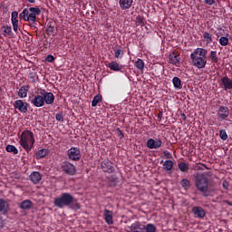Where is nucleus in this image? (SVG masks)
<instances>
[{
	"instance_id": "1",
	"label": "nucleus",
	"mask_w": 232,
	"mask_h": 232,
	"mask_svg": "<svg viewBox=\"0 0 232 232\" xmlns=\"http://www.w3.org/2000/svg\"><path fill=\"white\" fill-rule=\"evenodd\" d=\"M190 61L192 66H195L198 70L206 68L208 64V49L200 47L195 49L190 54Z\"/></svg>"
},
{
	"instance_id": "2",
	"label": "nucleus",
	"mask_w": 232,
	"mask_h": 232,
	"mask_svg": "<svg viewBox=\"0 0 232 232\" xmlns=\"http://www.w3.org/2000/svg\"><path fill=\"white\" fill-rule=\"evenodd\" d=\"M38 15H41V8H39V6H35L24 8L23 12L19 14V18L22 19V21L30 23V26L37 28L34 24H35V21H37Z\"/></svg>"
},
{
	"instance_id": "3",
	"label": "nucleus",
	"mask_w": 232,
	"mask_h": 232,
	"mask_svg": "<svg viewBox=\"0 0 232 232\" xmlns=\"http://www.w3.org/2000/svg\"><path fill=\"white\" fill-rule=\"evenodd\" d=\"M194 184L198 191L202 193L203 197L209 196V179L204 174H197L195 176Z\"/></svg>"
},
{
	"instance_id": "4",
	"label": "nucleus",
	"mask_w": 232,
	"mask_h": 232,
	"mask_svg": "<svg viewBox=\"0 0 232 232\" xmlns=\"http://www.w3.org/2000/svg\"><path fill=\"white\" fill-rule=\"evenodd\" d=\"M19 144L24 150H25V151H27V153L32 151V148H34V145L35 144L34 132L28 130H24L20 135Z\"/></svg>"
},
{
	"instance_id": "5",
	"label": "nucleus",
	"mask_w": 232,
	"mask_h": 232,
	"mask_svg": "<svg viewBox=\"0 0 232 232\" xmlns=\"http://www.w3.org/2000/svg\"><path fill=\"white\" fill-rule=\"evenodd\" d=\"M75 198L69 192H63L60 197L54 198L53 205L55 208L63 209V208H68L73 204Z\"/></svg>"
},
{
	"instance_id": "6",
	"label": "nucleus",
	"mask_w": 232,
	"mask_h": 232,
	"mask_svg": "<svg viewBox=\"0 0 232 232\" xmlns=\"http://www.w3.org/2000/svg\"><path fill=\"white\" fill-rule=\"evenodd\" d=\"M130 232H157V227L151 223L142 225L140 222H135L130 226Z\"/></svg>"
},
{
	"instance_id": "7",
	"label": "nucleus",
	"mask_w": 232,
	"mask_h": 232,
	"mask_svg": "<svg viewBox=\"0 0 232 232\" xmlns=\"http://www.w3.org/2000/svg\"><path fill=\"white\" fill-rule=\"evenodd\" d=\"M31 104H33L34 108H43V106H44V99L43 97L41 87L36 90L35 95L31 100Z\"/></svg>"
},
{
	"instance_id": "8",
	"label": "nucleus",
	"mask_w": 232,
	"mask_h": 232,
	"mask_svg": "<svg viewBox=\"0 0 232 232\" xmlns=\"http://www.w3.org/2000/svg\"><path fill=\"white\" fill-rule=\"evenodd\" d=\"M60 169L62 171H63V173H65L66 175H70L71 177L77 173V168L75 167V165L72 164L69 161L62 162L60 165Z\"/></svg>"
},
{
	"instance_id": "9",
	"label": "nucleus",
	"mask_w": 232,
	"mask_h": 232,
	"mask_svg": "<svg viewBox=\"0 0 232 232\" xmlns=\"http://www.w3.org/2000/svg\"><path fill=\"white\" fill-rule=\"evenodd\" d=\"M67 156L69 160L79 162V160H81V149L77 147H72L67 150Z\"/></svg>"
},
{
	"instance_id": "10",
	"label": "nucleus",
	"mask_w": 232,
	"mask_h": 232,
	"mask_svg": "<svg viewBox=\"0 0 232 232\" xmlns=\"http://www.w3.org/2000/svg\"><path fill=\"white\" fill-rule=\"evenodd\" d=\"M40 92H42V96L44 97V104H53L55 101V95L53 92H49L48 91L40 87Z\"/></svg>"
},
{
	"instance_id": "11",
	"label": "nucleus",
	"mask_w": 232,
	"mask_h": 232,
	"mask_svg": "<svg viewBox=\"0 0 232 232\" xmlns=\"http://www.w3.org/2000/svg\"><path fill=\"white\" fill-rule=\"evenodd\" d=\"M220 86L225 92H228V93H231L232 79L227 76H224L220 80Z\"/></svg>"
},
{
	"instance_id": "12",
	"label": "nucleus",
	"mask_w": 232,
	"mask_h": 232,
	"mask_svg": "<svg viewBox=\"0 0 232 232\" xmlns=\"http://www.w3.org/2000/svg\"><path fill=\"white\" fill-rule=\"evenodd\" d=\"M218 117L219 121H227V118L229 117V108L220 105L218 109Z\"/></svg>"
},
{
	"instance_id": "13",
	"label": "nucleus",
	"mask_w": 232,
	"mask_h": 232,
	"mask_svg": "<svg viewBox=\"0 0 232 232\" xmlns=\"http://www.w3.org/2000/svg\"><path fill=\"white\" fill-rule=\"evenodd\" d=\"M147 148H149V150H159V148H160V146H162V140L159 138L156 139H149L147 140Z\"/></svg>"
},
{
	"instance_id": "14",
	"label": "nucleus",
	"mask_w": 232,
	"mask_h": 232,
	"mask_svg": "<svg viewBox=\"0 0 232 232\" xmlns=\"http://www.w3.org/2000/svg\"><path fill=\"white\" fill-rule=\"evenodd\" d=\"M14 110H18L20 113H26L28 111V102H23V100H16L14 103Z\"/></svg>"
},
{
	"instance_id": "15",
	"label": "nucleus",
	"mask_w": 232,
	"mask_h": 232,
	"mask_svg": "<svg viewBox=\"0 0 232 232\" xmlns=\"http://www.w3.org/2000/svg\"><path fill=\"white\" fill-rule=\"evenodd\" d=\"M101 168L105 173H114L115 168H113V162L110 160H105L102 162Z\"/></svg>"
},
{
	"instance_id": "16",
	"label": "nucleus",
	"mask_w": 232,
	"mask_h": 232,
	"mask_svg": "<svg viewBox=\"0 0 232 232\" xmlns=\"http://www.w3.org/2000/svg\"><path fill=\"white\" fill-rule=\"evenodd\" d=\"M192 213L196 218H204L206 217V210L202 207H193Z\"/></svg>"
},
{
	"instance_id": "17",
	"label": "nucleus",
	"mask_w": 232,
	"mask_h": 232,
	"mask_svg": "<svg viewBox=\"0 0 232 232\" xmlns=\"http://www.w3.org/2000/svg\"><path fill=\"white\" fill-rule=\"evenodd\" d=\"M119 5L122 10H130L131 6H135V0H119Z\"/></svg>"
},
{
	"instance_id": "18",
	"label": "nucleus",
	"mask_w": 232,
	"mask_h": 232,
	"mask_svg": "<svg viewBox=\"0 0 232 232\" xmlns=\"http://www.w3.org/2000/svg\"><path fill=\"white\" fill-rule=\"evenodd\" d=\"M103 216L106 224H108V226H111V224H113V211L105 208L103 210Z\"/></svg>"
},
{
	"instance_id": "19",
	"label": "nucleus",
	"mask_w": 232,
	"mask_h": 232,
	"mask_svg": "<svg viewBox=\"0 0 232 232\" xmlns=\"http://www.w3.org/2000/svg\"><path fill=\"white\" fill-rule=\"evenodd\" d=\"M107 67L110 68L112 72H122L124 70V65L120 64L117 62H111L107 64Z\"/></svg>"
},
{
	"instance_id": "20",
	"label": "nucleus",
	"mask_w": 232,
	"mask_h": 232,
	"mask_svg": "<svg viewBox=\"0 0 232 232\" xmlns=\"http://www.w3.org/2000/svg\"><path fill=\"white\" fill-rule=\"evenodd\" d=\"M29 179L31 182H33V184H39V182H41V179H43V176L39 171H33L30 174Z\"/></svg>"
},
{
	"instance_id": "21",
	"label": "nucleus",
	"mask_w": 232,
	"mask_h": 232,
	"mask_svg": "<svg viewBox=\"0 0 232 232\" xmlns=\"http://www.w3.org/2000/svg\"><path fill=\"white\" fill-rule=\"evenodd\" d=\"M9 209L10 204L8 203V201L5 200L4 198H0V213L2 215H6Z\"/></svg>"
},
{
	"instance_id": "22",
	"label": "nucleus",
	"mask_w": 232,
	"mask_h": 232,
	"mask_svg": "<svg viewBox=\"0 0 232 232\" xmlns=\"http://www.w3.org/2000/svg\"><path fill=\"white\" fill-rule=\"evenodd\" d=\"M169 61L170 64L174 66H178L180 63V54H177L176 53H172L169 55Z\"/></svg>"
},
{
	"instance_id": "23",
	"label": "nucleus",
	"mask_w": 232,
	"mask_h": 232,
	"mask_svg": "<svg viewBox=\"0 0 232 232\" xmlns=\"http://www.w3.org/2000/svg\"><path fill=\"white\" fill-rule=\"evenodd\" d=\"M29 90L30 85H23L18 91V97H20V99H26Z\"/></svg>"
},
{
	"instance_id": "24",
	"label": "nucleus",
	"mask_w": 232,
	"mask_h": 232,
	"mask_svg": "<svg viewBox=\"0 0 232 232\" xmlns=\"http://www.w3.org/2000/svg\"><path fill=\"white\" fill-rule=\"evenodd\" d=\"M18 208L20 209H32L34 208V202L30 199H25L18 205Z\"/></svg>"
},
{
	"instance_id": "25",
	"label": "nucleus",
	"mask_w": 232,
	"mask_h": 232,
	"mask_svg": "<svg viewBox=\"0 0 232 232\" xmlns=\"http://www.w3.org/2000/svg\"><path fill=\"white\" fill-rule=\"evenodd\" d=\"M1 31L3 32L2 35H4V37H12V26L3 25Z\"/></svg>"
},
{
	"instance_id": "26",
	"label": "nucleus",
	"mask_w": 232,
	"mask_h": 232,
	"mask_svg": "<svg viewBox=\"0 0 232 232\" xmlns=\"http://www.w3.org/2000/svg\"><path fill=\"white\" fill-rule=\"evenodd\" d=\"M178 168L182 173H188L189 171V163L180 161L178 163Z\"/></svg>"
},
{
	"instance_id": "27",
	"label": "nucleus",
	"mask_w": 232,
	"mask_h": 232,
	"mask_svg": "<svg viewBox=\"0 0 232 232\" xmlns=\"http://www.w3.org/2000/svg\"><path fill=\"white\" fill-rule=\"evenodd\" d=\"M48 153H50V150H48V149H41L36 152L35 159H37V160H39L40 159H44V157H46Z\"/></svg>"
},
{
	"instance_id": "28",
	"label": "nucleus",
	"mask_w": 232,
	"mask_h": 232,
	"mask_svg": "<svg viewBox=\"0 0 232 232\" xmlns=\"http://www.w3.org/2000/svg\"><path fill=\"white\" fill-rule=\"evenodd\" d=\"M172 84L176 90H182V80H180V78L175 76L172 79Z\"/></svg>"
},
{
	"instance_id": "29",
	"label": "nucleus",
	"mask_w": 232,
	"mask_h": 232,
	"mask_svg": "<svg viewBox=\"0 0 232 232\" xmlns=\"http://www.w3.org/2000/svg\"><path fill=\"white\" fill-rule=\"evenodd\" d=\"M115 59H122L124 57V50L117 47H113Z\"/></svg>"
},
{
	"instance_id": "30",
	"label": "nucleus",
	"mask_w": 232,
	"mask_h": 232,
	"mask_svg": "<svg viewBox=\"0 0 232 232\" xmlns=\"http://www.w3.org/2000/svg\"><path fill=\"white\" fill-rule=\"evenodd\" d=\"M134 66L135 68H137V70H140V72H144V60L138 58L137 61L134 63Z\"/></svg>"
},
{
	"instance_id": "31",
	"label": "nucleus",
	"mask_w": 232,
	"mask_h": 232,
	"mask_svg": "<svg viewBox=\"0 0 232 232\" xmlns=\"http://www.w3.org/2000/svg\"><path fill=\"white\" fill-rule=\"evenodd\" d=\"M163 169L168 173L173 169V161L167 160L163 162Z\"/></svg>"
},
{
	"instance_id": "32",
	"label": "nucleus",
	"mask_w": 232,
	"mask_h": 232,
	"mask_svg": "<svg viewBox=\"0 0 232 232\" xmlns=\"http://www.w3.org/2000/svg\"><path fill=\"white\" fill-rule=\"evenodd\" d=\"M203 39L207 44H211V43H213V34L208 32H204Z\"/></svg>"
},
{
	"instance_id": "33",
	"label": "nucleus",
	"mask_w": 232,
	"mask_h": 232,
	"mask_svg": "<svg viewBox=\"0 0 232 232\" xmlns=\"http://www.w3.org/2000/svg\"><path fill=\"white\" fill-rule=\"evenodd\" d=\"M102 95L97 94L94 96L92 102V108H95L99 102H102Z\"/></svg>"
},
{
	"instance_id": "34",
	"label": "nucleus",
	"mask_w": 232,
	"mask_h": 232,
	"mask_svg": "<svg viewBox=\"0 0 232 232\" xmlns=\"http://www.w3.org/2000/svg\"><path fill=\"white\" fill-rule=\"evenodd\" d=\"M5 150L8 153H14V155H17V153H19V150H17L14 145H7Z\"/></svg>"
},
{
	"instance_id": "35",
	"label": "nucleus",
	"mask_w": 232,
	"mask_h": 232,
	"mask_svg": "<svg viewBox=\"0 0 232 232\" xmlns=\"http://www.w3.org/2000/svg\"><path fill=\"white\" fill-rule=\"evenodd\" d=\"M180 184H181V187H182L186 191H188V190L189 189V187L191 186V183H190L189 180L187 179H181Z\"/></svg>"
},
{
	"instance_id": "36",
	"label": "nucleus",
	"mask_w": 232,
	"mask_h": 232,
	"mask_svg": "<svg viewBox=\"0 0 232 232\" xmlns=\"http://www.w3.org/2000/svg\"><path fill=\"white\" fill-rule=\"evenodd\" d=\"M209 59L215 64H217V63H218V56L217 55V51H211L210 52Z\"/></svg>"
},
{
	"instance_id": "37",
	"label": "nucleus",
	"mask_w": 232,
	"mask_h": 232,
	"mask_svg": "<svg viewBox=\"0 0 232 232\" xmlns=\"http://www.w3.org/2000/svg\"><path fill=\"white\" fill-rule=\"evenodd\" d=\"M219 44L221 46H227L229 44V38L227 36H222L219 38Z\"/></svg>"
},
{
	"instance_id": "38",
	"label": "nucleus",
	"mask_w": 232,
	"mask_h": 232,
	"mask_svg": "<svg viewBox=\"0 0 232 232\" xmlns=\"http://www.w3.org/2000/svg\"><path fill=\"white\" fill-rule=\"evenodd\" d=\"M118 182H119V179H117V178H115V177L109 178V185L111 188L117 186Z\"/></svg>"
},
{
	"instance_id": "39",
	"label": "nucleus",
	"mask_w": 232,
	"mask_h": 232,
	"mask_svg": "<svg viewBox=\"0 0 232 232\" xmlns=\"http://www.w3.org/2000/svg\"><path fill=\"white\" fill-rule=\"evenodd\" d=\"M219 138L221 140H227V132L226 130H219Z\"/></svg>"
},
{
	"instance_id": "40",
	"label": "nucleus",
	"mask_w": 232,
	"mask_h": 232,
	"mask_svg": "<svg viewBox=\"0 0 232 232\" xmlns=\"http://www.w3.org/2000/svg\"><path fill=\"white\" fill-rule=\"evenodd\" d=\"M55 119L58 121V122H64V116L63 115V112L57 113L55 115Z\"/></svg>"
},
{
	"instance_id": "41",
	"label": "nucleus",
	"mask_w": 232,
	"mask_h": 232,
	"mask_svg": "<svg viewBox=\"0 0 232 232\" xmlns=\"http://www.w3.org/2000/svg\"><path fill=\"white\" fill-rule=\"evenodd\" d=\"M54 30H55V27L53 25H52V24L48 25V28L46 30L47 35H52V34H53Z\"/></svg>"
},
{
	"instance_id": "42",
	"label": "nucleus",
	"mask_w": 232,
	"mask_h": 232,
	"mask_svg": "<svg viewBox=\"0 0 232 232\" xmlns=\"http://www.w3.org/2000/svg\"><path fill=\"white\" fill-rule=\"evenodd\" d=\"M45 61L47 63H53V61H55V57H53V55H52V54H48Z\"/></svg>"
},
{
	"instance_id": "43",
	"label": "nucleus",
	"mask_w": 232,
	"mask_h": 232,
	"mask_svg": "<svg viewBox=\"0 0 232 232\" xmlns=\"http://www.w3.org/2000/svg\"><path fill=\"white\" fill-rule=\"evenodd\" d=\"M137 23H139V24H144L146 23V20H144V18H142L141 16H137Z\"/></svg>"
},
{
	"instance_id": "44",
	"label": "nucleus",
	"mask_w": 232,
	"mask_h": 232,
	"mask_svg": "<svg viewBox=\"0 0 232 232\" xmlns=\"http://www.w3.org/2000/svg\"><path fill=\"white\" fill-rule=\"evenodd\" d=\"M18 17H19V13H17L16 11H14L11 14V19H18Z\"/></svg>"
},
{
	"instance_id": "45",
	"label": "nucleus",
	"mask_w": 232,
	"mask_h": 232,
	"mask_svg": "<svg viewBox=\"0 0 232 232\" xmlns=\"http://www.w3.org/2000/svg\"><path fill=\"white\" fill-rule=\"evenodd\" d=\"M205 5H208V6H213L215 0H204Z\"/></svg>"
},
{
	"instance_id": "46",
	"label": "nucleus",
	"mask_w": 232,
	"mask_h": 232,
	"mask_svg": "<svg viewBox=\"0 0 232 232\" xmlns=\"http://www.w3.org/2000/svg\"><path fill=\"white\" fill-rule=\"evenodd\" d=\"M164 156L166 157V159H171V152L165 150L163 151Z\"/></svg>"
},
{
	"instance_id": "47",
	"label": "nucleus",
	"mask_w": 232,
	"mask_h": 232,
	"mask_svg": "<svg viewBox=\"0 0 232 232\" xmlns=\"http://www.w3.org/2000/svg\"><path fill=\"white\" fill-rule=\"evenodd\" d=\"M12 24H19V19L18 18H11Z\"/></svg>"
},
{
	"instance_id": "48",
	"label": "nucleus",
	"mask_w": 232,
	"mask_h": 232,
	"mask_svg": "<svg viewBox=\"0 0 232 232\" xmlns=\"http://www.w3.org/2000/svg\"><path fill=\"white\" fill-rule=\"evenodd\" d=\"M19 28V24H13V29L15 34H17Z\"/></svg>"
},
{
	"instance_id": "49",
	"label": "nucleus",
	"mask_w": 232,
	"mask_h": 232,
	"mask_svg": "<svg viewBox=\"0 0 232 232\" xmlns=\"http://www.w3.org/2000/svg\"><path fill=\"white\" fill-rule=\"evenodd\" d=\"M118 135L119 137H121V139H124V133L122 132V130H121V129H118Z\"/></svg>"
},
{
	"instance_id": "50",
	"label": "nucleus",
	"mask_w": 232,
	"mask_h": 232,
	"mask_svg": "<svg viewBox=\"0 0 232 232\" xmlns=\"http://www.w3.org/2000/svg\"><path fill=\"white\" fill-rule=\"evenodd\" d=\"M162 116H163V112H162V111H160V112L158 113V119H159V121H162Z\"/></svg>"
},
{
	"instance_id": "51",
	"label": "nucleus",
	"mask_w": 232,
	"mask_h": 232,
	"mask_svg": "<svg viewBox=\"0 0 232 232\" xmlns=\"http://www.w3.org/2000/svg\"><path fill=\"white\" fill-rule=\"evenodd\" d=\"M29 77L30 79H35V72H30Z\"/></svg>"
},
{
	"instance_id": "52",
	"label": "nucleus",
	"mask_w": 232,
	"mask_h": 232,
	"mask_svg": "<svg viewBox=\"0 0 232 232\" xmlns=\"http://www.w3.org/2000/svg\"><path fill=\"white\" fill-rule=\"evenodd\" d=\"M180 117H181L182 121H187V119H188V117H186L185 113H181Z\"/></svg>"
},
{
	"instance_id": "53",
	"label": "nucleus",
	"mask_w": 232,
	"mask_h": 232,
	"mask_svg": "<svg viewBox=\"0 0 232 232\" xmlns=\"http://www.w3.org/2000/svg\"><path fill=\"white\" fill-rule=\"evenodd\" d=\"M74 209H81V206L79 205V203L74 204Z\"/></svg>"
},
{
	"instance_id": "54",
	"label": "nucleus",
	"mask_w": 232,
	"mask_h": 232,
	"mask_svg": "<svg viewBox=\"0 0 232 232\" xmlns=\"http://www.w3.org/2000/svg\"><path fill=\"white\" fill-rule=\"evenodd\" d=\"M223 188H225V189H227V182H223Z\"/></svg>"
},
{
	"instance_id": "55",
	"label": "nucleus",
	"mask_w": 232,
	"mask_h": 232,
	"mask_svg": "<svg viewBox=\"0 0 232 232\" xmlns=\"http://www.w3.org/2000/svg\"><path fill=\"white\" fill-rule=\"evenodd\" d=\"M28 1V3H31V5H34V3H35V0H27Z\"/></svg>"
},
{
	"instance_id": "56",
	"label": "nucleus",
	"mask_w": 232,
	"mask_h": 232,
	"mask_svg": "<svg viewBox=\"0 0 232 232\" xmlns=\"http://www.w3.org/2000/svg\"><path fill=\"white\" fill-rule=\"evenodd\" d=\"M227 37H229V34H227Z\"/></svg>"
}]
</instances>
